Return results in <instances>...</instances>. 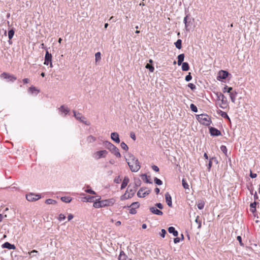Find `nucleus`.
Instances as JSON below:
<instances>
[{
	"label": "nucleus",
	"mask_w": 260,
	"mask_h": 260,
	"mask_svg": "<svg viewBox=\"0 0 260 260\" xmlns=\"http://www.w3.org/2000/svg\"><path fill=\"white\" fill-rule=\"evenodd\" d=\"M59 110L63 113H64L66 114H67L69 112V109L64 106H61Z\"/></svg>",
	"instance_id": "nucleus-32"
},
{
	"label": "nucleus",
	"mask_w": 260,
	"mask_h": 260,
	"mask_svg": "<svg viewBox=\"0 0 260 260\" xmlns=\"http://www.w3.org/2000/svg\"><path fill=\"white\" fill-rule=\"evenodd\" d=\"M237 240L239 242V243L241 246H243V243L242 242V238L241 236H238L237 237Z\"/></svg>",
	"instance_id": "nucleus-53"
},
{
	"label": "nucleus",
	"mask_w": 260,
	"mask_h": 260,
	"mask_svg": "<svg viewBox=\"0 0 260 260\" xmlns=\"http://www.w3.org/2000/svg\"><path fill=\"white\" fill-rule=\"evenodd\" d=\"M111 138L115 142L117 143H119L120 142V139L118 133L115 132L112 133L111 135Z\"/></svg>",
	"instance_id": "nucleus-19"
},
{
	"label": "nucleus",
	"mask_w": 260,
	"mask_h": 260,
	"mask_svg": "<svg viewBox=\"0 0 260 260\" xmlns=\"http://www.w3.org/2000/svg\"><path fill=\"white\" fill-rule=\"evenodd\" d=\"M104 201L106 207L112 206L116 202V200L114 198L105 199Z\"/></svg>",
	"instance_id": "nucleus-13"
},
{
	"label": "nucleus",
	"mask_w": 260,
	"mask_h": 260,
	"mask_svg": "<svg viewBox=\"0 0 260 260\" xmlns=\"http://www.w3.org/2000/svg\"><path fill=\"white\" fill-rule=\"evenodd\" d=\"M233 90L232 87H229L228 86H225L223 89V92H228V93H230V92H232V90Z\"/></svg>",
	"instance_id": "nucleus-37"
},
{
	"label": "nucleus",
	"mask_w": 260,
	"mask_h": 260,
	"mask_svg": "<svg viewBox=\"0 0 260 260\" xmlns=\"http://www.w3.org/2000/svg\"><path fill=\"white\" fill-rule=\"evenodd\" d=\"M188 86L191 89V90H194L196 88V86L193 83H189L188 84Z\"/></svg>",
	"instance_id": "nucleus-50"
},
{
	"label": "nucleus",
	"mask_w": 260,
	"mask_h": 260,
	"mask_svg": "<svg viewBox=\"0 0 260 260\" xmlns=\"http://www.w3.org/2000/svg\"><path fill=\"white\" fill-rule=\"evenodd\" d=\"M191 79L192 76H191L190 73H189L188 75L185 77V80L186 81H189L190 80H191Z\"/></svg>",
	"instance_id": "nucleus-51"
},
{
	"label": "nucleus",
	"mask_w": 260,
	"mask_h": 260,
	"mask_svg": "<svg viewBox=\"0 0 260 260\" xmlns=\"http://www.w3.org/2000/svg\"><path fill=\"white\" fill-rule=\"evenodd\" d=\"M28 91L30 92L31 94L35 93L36 94H37L39 92V90L37 89L34 86H31L28 88Z\"/></svg>",
	"instance_id": "nucleus-26"
},
{
	"label": "nucleus",
	"mask_w": 260,
	"mask_h": 260,
	"mask_svg": "<svg viewBox=\"0 0 260 260\" xmlns=\"http://www.w3.org/2000/svg\"><path fill=\"white\" fill-rule=\"evenodd\" d=\"M44 63L46 65L49 64L51 68L53 67L52 63V55L51 53H49L47 50L46 51Z\"/></svg>",
	"instance_id": "nucleus-7"
},
{
	"label": "nucleus",
	"mask_w": 260,
	"mask_h": 260,
	"mask_svg": "<svg viewBox=\"0 0 260 260\" xmlns=\"http://www.w3.org/2000/svg\"><path fill=\"white\" fill-rule=\"evenodd\" d=\"M224 99H226L225 96L222 93H220L218 95V100L220 101H221Z\"/></svg>",
	"instance_id": "nucleus-43"
},
{
	"label": "nucleus",
	"mask_w": 260,
	"mask_h": 260,
	"mask_svg": "<svg viewBox=\"0 0 260 260\" xmlns=\"http://www.w3.org/2000/svg\"><path fill=\"white\" fill-rule=\"evenodd\" d=\"M204 205H205V203L203 201L200 200V201H198V204H197V206L199 209H200V210L203 209L204 207Z\"/></svg>",
	"instance_id": "nucleus-30"
},
{
	"label": "nucleus",
	"mask_w": 260,
	"mask_h": 260,
	"mask_svg": "<svg viewBox=\"0 0 260 260\" xmlns=\"http://www.w3.org/2000/svg\"><path fill=\"white\" fill-rule=\"evenodd\" d=\"M73 217H74V216H73V215L72 214H70L68 215V220H69V221H70V220H71V219H73Z\"/></svg>",
	"instance_id": "nucleus-62"
},
{
	"label": "nucleus",
	"mask_w": 260,
	"mask_h": 260,
	"mask_svg": "<svg viewBox=\"0 0 260 260\" xmlns=\"http://www.w3.org/2000/svg\"><path fill=\"white\" fill-rule=\"evenodd\" d=\"M129 213L132 214H134L136 213V211L135 209L133 208H131L129 210Z\"/></svg>",
	"instance_id": "nucleus-59"
},
{
	"label": "nucleus",
	"mask_w": 260,
	"mask_h": 260,
	"mask_svg": "<svg viewBox=\"0 0 260 260\" xmlns=\"http://www.w3.org/2000/svg\"><path fill=\"white\" fill-rule=\"evenodd\" d=\"M149 190H145V189L140 188L138 191L137 196L140 198H144L149 193Z\"/></svg>",
	"instance_id": "nucleus-12"
},
{
	"label": "nucleus",
	"mask_w": 260,
	"mask_h": 260,
	"mask_svg": "<svg viewBox=\"0 0 260 260\" xmlns=\"http://www.w3.org/2000/svg\"><path fill=\"white\" fill-rule=\"evenodd\" d=\"M250 176L252 178H255L257 176V174L256 173H252L251 171H250Z\"/></svg>",
	"instance_id": "nucleus-56"
},
{
	"label": "nucleus",
	"mask_w": 260,
	"mask_h": 260,
	"mask_svg": "<svg viewBox=\"0 0 260 260\" xmlns=\"http://www.w3.org/2000/svg\"><path fill=\"white\" fill-rule=\"evenodd\" d=\"M120 145H121V148L123 149H124L125 150H128V147L127 145L124 142H122L121 143Z\"/></svg>",
	"instance_id": "nucleus-46"
},
{
	"label": "nucleus",
	"mask_w": 260,
	"mask_h": 260,
	"mask_svg": "<svg viewBox=\"0 0 260 260\" xmlns=\"http://www.w3.org/2000/svg\"><path fill=\"white\" fill-rule=\"evenodd\" d=\"M66 218V216L63 214H60L58 216V220L59 221H61L64 220Z\"/></svg>",
	"instance_id": "nucleus-49"
},
{
	"label": "nucleus",
	"mask_w": 260,
	"mask_h": 260,
	"mask_svg": "<svg viewBox=\"0 0 260 260\" xmlns=\"http://www.w3.org/2000/svg\"><path fill=\"white\" fill-rule=\"evenodd\" d=\"M129 181V178L127 177H124L121 185V189H124L127 185Z\"/></svg>",
	"instance_id": "nucleus-21"
},
{
	"label": "nucleus",
	"mask_w": 260,
	"mask_h": 260,
	"mask_svg": "<svg viewBox=\"0 0 260 260\" xmlns=\"http://www.w3.org/2000/svg\"><path fill=\"white\" fill-rule=\"evenodd\" d=\"M14 35V31L13 29H11L8 31V38L9 39H11Z\"/></svg>",
	"instance_id": "nucleus-40"
},
{
	"label": "nucleus",
	"mask_w": 260,
	"mask_h": 260,
	"mask_svg": "<svg viewBox=\"0 0 260 260\" xmlns=\"http://www.w3.org/2000/svg\"><path fill=\"white\" fill-rule=\"evenodd\" d=\"M126 160L132 172H136L140 169V163L138 159L133 155L128 154L126 157Z\"/></svg>",
	"instance_id": "nucleus-1"
},
{
	"label": "nucleus",
	"mask_w": 260,
	"mask_h": 260,
	"mask_svg": "<svg viewBox=\"0 0 260 260\" xmlns=\"http://www.w3.org/2000/svg\"><path fill=\"white\" fill-rule=\"evenodd\" d=\"M195 222L198 225V229H200L202 226V220L199 216L196 217Z\"/></svg>",
	"instance_id": "nucleus-27"
},
{
	"label": "nucleus",
	"mask_w": 260,
	"mask_h": 260,
	"mask_svg": "<svg viewBox=\"0 0 260 260\" xmlns=\"http://www.w3.org/2000/svg\"><path fill=\"white\" fill-rule=\"evenodd\" d=\"M180 242V238H174V242L175 243H179Z\"/></svg>",
	"instance_id": "nucleus-60"
},
{
	"label": "nucleus",
	"mask_w": 260,
	"mask_h": 260,
	"mask_svg": "<svg viewBox=\"0 0 260 260\" xmlns=\"http://www.w3.org/2000/svg\"><path fill=\"white\" fill-rule=\"evenodd\" d=\"M166 234V231L165 229H162L161 230V232L160 233L161 237L162 238H164Z\"/></svg>",
	"instance_id": "nucleus-52"
},
{
	"label": "nucleus",
	"mask_w": 260,
	"mask_h": 260,
	"mask_svg": "<svg viewBox=\"0 0 260 260\" xmlns=\"http://www.w3.org/2000/svg\"><path fill=\"white\" fill-rule=\"evenodd\" d=\"M38 251L36 250H32V251H31L30 252H28V254H31V253H38Z\"/></svg>",
	"instance_id": "nucleus-63"
},
{
	"label": "nucleus",
	"mask_w": 260,
	"mask_h": 260,
	"mask_svg": "<svg viewBox=\"0 0 260 260\" xmlns=\"http://www.w3.org/2000/svg\"><path fill=\"white\" fill-rule=\"evenodd\" d=\"M210 132L211 135L218 136L221 135V132L214 127H211L210 128Z\"/></svg>",
	"instance_id": "nucleus-17"
},
{
	"label": "nucleus",
	"mask_w": 260,
	"mask_h": 260,
	"mask_svg": "<svg viewBox=\"0 0 260 260\" xmlns=\"http://www.w3.org/2000/svg\"><path fill=\"white\" fill-rule=\"evenodd\" d=\"M145 68L146 69H149V70L150 71V72H154V67L152 66V65H150V64L149 63H147L146 64V66H145Z\"/></svg>",
	"instance_id": "nucleus-38"
},
{
	"label": "nucleus",
	"mask_w": 260,
	"mask_h": 260,
	"mask_svg": "<svg viewBox=\"0 0 260 260\" xmlns=\"http://www.w3.org/2000/svg\"><path fill=\"white\" fill-rule=\"evenodd\" d=\"M96 140L95 137L93 136L90 135L87 138V141L88 143H92L94 142Z\"/></svg>",
	"instance_id": "nucleus-34"
},
{
	"label": "nucleus",
	"mask_w": 260,
	"mask_h": 260,
	"mask_svg": "<svg viewBox=\"0 0 260 260\" xmlns=\"http://www.w3.org/2000/svg\"><path fill=\"white\" fill-rule=\"evenodd\" d=\"M197 119L200 123L205 125H209L211 122L210 117L207 114L198 115Z\"/></svg>",
	"instance_id": "nucleus-3"
},
{
	"label": "nucleus",
	"mask_w": 260,
	"mask_h": 260,
	"mask_svg": "<svg viewBox=\"0 0 260 260\" xmlns=\"http://www.w3.org/2000/svg\"><path fill=\"white\" fill-rule=\"evenodd\" d=\"M165 199H166V203H167V205L169 207H171L172 206V198H171V196H170V194L168 192H167L165 194Z\"/></svg>",
	"instance_id": "nucleus-16"
},
{
	"label": "nucleus",
	"mask_w": 260,
	"mask_h": 260,
	"mask_svg": "<svg viewBox=\"0 0 260 260\" xmlns=\"http://www.w3.org/2000/svg\"><path fill=\"white\" fill-rule=\"evenodd\" d=\"M101 197H99V198L96 199L93 204V207L95 208H104L106 207V205H105L104 201V200H101Z\"/></svg>",
	"instance_id": "nucleus-6"
},
{
	"label": "nucleus",
	"mask_w": 260,
	"mask_h": 260,
	"mask_svg": "<svg viewBox=\"0 0 260 260\" xmlns=\"http://www.w3.org/2000/svg\"><path fill=\"white\" fill-rule=\"evenodd\" d=\"M29 79L28 78H24L23 79L22 81L24 84H27L29 82Z\"/></svg>",
	"instance_id": "nucleus-61"
},
{
	"label": "nucleus",
	"mask_w": 260,
	"mask_h": 260,
	"mask_svg": "<svg viewBox=\"0 0 260 260\" xmlns=\"http://www.w3.org/2000/svg\"><path fill=\"white\" fill-rule=\"evenodd\" d=\"M228 75L229 73L227 71L221 70L218 73L217 79L218 80H220V79H225L228 77Z\"/></svg>",
	"instance_id": "nucleus-11"
},
{
	"label": "nucleus",
	"mask_w": 260,
	"mask_h": 260,
	"mask_svg": "<svg viewBox=\"0 0 260 260\" xmlns=\"http://www.w3.org/2000/svg\"><path fill=\"white\" fill-rule=\"evenodd\" d=\"M219 107L222 109H226L228 107V103L226 99L223 100V101H220V103L219 104Z\"/></svg>",
	"instance_id": "nucleus-20"
},
{
	"label": "nucleus",
	"mask_w": 260,
	"mask_h": 260,
	"mask_svg": "<svg viewBox=\"0 0 260 260\" xmlns=\"http://www.w3.org/2000/svg\"><path fill=\"white\" fill-rule=\"evenodd\" d=\"M26 199L30 202H33L37 201L41 198V196L40 194H35L32 193H30L26 196Z\"/></svg>",
	"instance_id": "nucleus-9"
},
{
	"label": "nucleus",
	"mask_w": 260,
	"mask_h": 260,
	"mask_svg": "<svg viewBox=\"0 0 260 260\" xmlns=\"http://www.w3.org/2000/svg\"><path fill=\"white\" fill-rule=\"evenodd\" d=\"M184 59V54H181L178 56V64L181 65Z\"/></svg>",
	"instance_id": "nucleus-28"
},
{
	"label": "nucleus",
	"mask_w": 260,
	"mask_h": 260,
	"mask_svg": "<svg viewBox=\"0 0 260 260\" xmlns=\"http://www.w3.org/2000/svg\"><path fill=\"white\" fill-rule=\"evenodd\" d=\"M45 203L47 204H55L56 203V202L55 200L49 199L46 200Z\"/></svg>",
	"instance_id": "nucleus-36"
},
{
	"label": "nucleus",
	"mask_w": 260,
	"mask_h": 260,
	"mask_svg": "<svg viewBox=\"0 0 260 260\" xmlns=\"http://www.w3.org/2000/svg\"><path fill=\"white\" fill-rule=\"evenodd\" d=\"M220 150L225 154L226 155L227 154V152H228V150H227V148H226V147L224 145H222L221 147H220Z\"/></svg>",
	"instance_id": "nucleus-42"
},
{
	"label": "nucleus",
	"mask_w": 260,
	"mask_h": 260,
	"mask_svg": "<svg viewBox=\"0 0 260 260\" xmlns=\"http://www.w3.org/2000/svg\"><path fill=\"white\" fill-rule=\"evenodd\" d=\"M237 94V93L236 91H232V92H230V96L231 100L233 103L235 102Z\"/></svg>",
	"instance_id": "nucleus-25"
},
{
	"label": "nucleus",
	"mask_w": 260,
	"mask_h": 260,
	"mask_svg": "<svg viewBox=\"0 0 260 260\" xmlns=\"http://www.w3.org/2000/svg\"><path fill=\"white\" fill-rule=\"evenodd\" d=\"M212 162L211 160L210 159V160H209V164H208V171H210V168H211V167H212Z\"/></svg>",
	"instance_id": "nucleus-57"
},
{
	"label": "nucleus",
	"mask_w": 260,
	"mask_h": 260,
	"mask_svg": "<svg viewBox=\"0 0 260 260\" xmlns=\"http://www.w3.org/2000/svg\"><path fill=\"white\" fill-rule=\"evenodd\" d=\"M168 232L170 233L173 234V235L175 237L178 236V232L176 230H175V228L173 226H170L168 228Z\"/></svg>",
	"instance_id": "nucleus-23"
},
{
	"label": "nucleus",
	"mask_w": 260,
	"mask_h": 260,
	"mask_svg": "<svg viewBox=\"0 0 260 260\" xmlns=\"http://www.w3.org/2000/svg\"><path fill=\"white\" fill-rule=\"evenodd\" d=\"M182 186L185 189H189V185L188 184V183L186 182L184 179H182Z\"/></svg>",
	"instance_id": "nucleus-39"
},
{
	"label": "nucleus",
	"mask_w": 260,
	"mask_h": 260,
	"mask_svg": "<svg viewBox=\"0 0 260 260\" xmlns=\"http://www.w3.org/2000/svg\"><path fill=\"white\" fill-rule=\"evenodd\" d=\"M155 206H156L157 207H158L159 209H163V205H162L161 203H156V204H155Z\"/></svg>",
	"instance_id": "nucleus-55"
},
{
	"label": "nucleus",
	"mask_w": 260,
	"mask_h": 260,
	"mask_svg": "<svg viewBox=\"0 0 260 260\" xmlns=\"http://www.w3.org/2000/svg\"><path fill=\"white\" fill-rule=\"evenodd\" d=\"M154 182L156 184H157L158 185H160L162 184V182L160 179H158L157 178H155Z\"/></svg>",
	"instance_id": "nucleus-47"
},
{
	"label": "nucleus",
	"mask_w": 260,
	"mask_h": 260,
	"mask_svg": "<svg viewBox=\"0 0 260 260\" xmlns=\"http://www.w3.org/2000/svg\"><path fill=\"white\" fill-rule=\"evenodd\" d=\"M181 43V40L180 39H178L177 41V42L175 43L176 47L179 49H180L182 47Z\"/></svg>",
	"instance_id": "nucleus-35"
},
{
	"label": "nucleus",
	"mask_w": 260,
	"mask_h": 260,
	"mask_svg": "<svg viewBox=\"0 0 260 260\" xmlns=\"http://www.w3.org/2000/svg\"><path fill=\"white\" fill-rule=\"evenodd\" d=\"M2 247L5 248H8L9 249H15L16 247L14 245L11 244L10 243L6 242L2 245Z\"/></svg>",
	"instance_id": "nucleus-18"
},
{
	"label": "nucleus",
	"mask_w": 260,
	"mask_h": 260,
	"mask_svg": "<svg viewBox=\"0 0 260 260\" xmlns=\"http://www.w3.org/2000/svg\"><path fill=\"white\" fill-rule=\"evenodd\" d=\"M85 191L86 192H87V193H90V194H96V192L94 190H92L91 189H85Z\"/></svg>",
	"instance_id": "nucleus-48"
},
{
	"label": "nucleus",
	"mask_w": 260,
	"mask_h": 260,
	"mask_svg": "<svg viewBox=\"0 0 260 260\" xmlns=\"http://www.w3.org/2000/svg\"><path fill=\"white\" fill-rule=\"evenodd\" d=\"M130 136H131V138L132 139H133L134 141L136 140V136L134 133H131L130 134Z\"/></svg>",
	"instance_id": "nucleus-58"
},
{
	"label": "nucleus",
	"mask_w": 260,
	"mask_h": 260,
	"mask_svg": "<svg viewBox=\"0 0 260 260\" xmlns=\"http://www.w3.org/2000/svg\"><path fill=\"white\" fill-rule=\"evenodd\" d=\"M217 113L218 114H219L223 118H227L229 120H230L229 117L228 116V114H226V112H223V111H221V110H217Z\"/></svg>",
	"instance_id": "nucleus-22"
},
{
	"label": "nucleus",
	"mask_w": 260,
	"mask_h": 260,
	"mask_svg": "<svg viewBox=\"0 0 260 260\" xmlns=\"http://www.w3.org/2000/svg\"><path fill=\"white\" fill-rule=\"evenodd\" d=\"M108 154V152L105 150H101L99 151H96L95 153L93 154V157L95 159H99L101 158H104L106 156L107 154Z\"/></svg>",
	"instance_id": "nucleus-5"
},
{
	"label": "nucleus",
	"mask_w": 260,
	"mask_h": 260,
	"mask_svg": "<svg viewBox=\"0 0 260 260\" xmlns=\"http://www.w3.org/2000/svg\"><path fill=\"white\" fill-rule=\"evenodd\" d=\"M74 115L75 117L78 120H80L81 122L86 124V125H89V123H87L85 120L86 118L82 116V115L80 113H76L75 111H73Z\"/></svg>",
	"instance_id": "nucleus-10"
},
{
	"label": "nucleus",
	"mask_w": 260,
	"mask_h": 260,
	"mask_svg": "<svg viewBox=\"0 0 260 260\" xmlns=\"http://www.w3.org/2000/svg\"><path fill=\"white\" fill-rule=\"evenodd\" d=\"M152 169L155 172H158L159 170L158 167L155 165L152 166Z\"/></svg>",
	"instance_id": "nucleus-54"
},
{
	"label": "nucleus",
	"mask_w": 260,
	"mask_h": 260,
	"mask_svg": "<svg viewBox=\"0 0 260 260\" xmlns=\"http://www.w3.org/2000/svg\"><path fill=\"white\" fill-rule=\"evenodd\" d=\"M139 206H140V204L138 202H134L130 206V207H134L135 209V208H138L139 207Z\"/></svg>",
	"instance_id": "nucleus-45"
},
{
	"label": "nucleus",
	"mask_w": 260,
	"mask_h": 260,
	"mask_svg": "<svg viewBox=\"0 0 260 260\" xmlns=\"http://www.w3.org/2000/svg\"><path fill=\"white\" fill-rule=\"evenodd\" d=\"M256 205L255 202L250 204V210L252 213H254L256 211Z\"/></svg>",
	"instance_id": "nucleus-31"
},
{
	"label": "nucleus",
	"mask_w": 260,
	"mask_h": 260,
	"mask_svg": "<svg viewBox=\"0 0 260 260\" xmlns=\"http://www.w3.org/2000/svg\"><path fill=\"white\" fill-rule=\"evenodd\" d=\"M182 64V70L184 71H187L189 70V67L187 62H183Z\"/></svg>",
	"instance_id": "nucleus-29"
},
{
	"label": "nucleus",
	"mask_w": 260,
	"mask_h": 260,
	"mask_svg": "<svg viewBox=\"0 0 260 260\" xmlns=\"http://www.w3.org/2000/svg\"><path fill=\"white\" fill-rule=\"evenodd\" d=\"M94 198V197L88 195L82 198L81 200L83 202H90V203L93 202L94 203V201H93Z\"/></svg>",
	"instance_id": "nucleus-14"
},
{
	"label": "nucleus",
	"mask_w": 260,
	"mask_h": 260,
	"mask_svg": "<svg viewBox=\"0 0 260 260\" xmlns=\"http://www.w3.org/2000/svg\"><path fill=\"white\" fill-rule=\"evenodd\" d=\"M61 200L63 202L68 203L72 201V198L70 197H62L61 198Z\"/></svg>",
	"instance_id": "nucleus-33"
},
{
	"label": "nucleus",
	"mask_w": 260,
	"mask_h": 260,
	"mask_svg": "<svg viewBox=\"0 0 260 260\" xmlns=\"http://www.w3.org/2000/svg\"><path fill=\"white\" fill-rule=\"evenodd\" d=\"M121 224V222L120 221H117L116 223H115V225L116 226H120V225Z\"/></svg>",
	"instance_id": "nucleus-64"
},
{
	"label": "nucleus",
	"mask_w": 260,
	"mask_h": 260,
	"mask_svg": "<svg viewBox=\"0 0 260 260\" xmlns=\"http://www.w3.org/2000/svg\"><path fill=\"white\" fill-rule=\"evenodd\" d=\"M108 148L116 157H121V155L119 151V149L112 143H108Z\"/></svg>",
	"instance_id": "nucleus-4"
},
{
	"label": "nucleus",
	"mask_w": 260,
	"mask_h": 260,
	"mask_svg": "<svg viewBox=\"0 0 260 260\" xmlns=\"http://www.w3.org/2000/svg\"><path fill=\"white\" fill-rule=\"evenodd\" d=\"M190 107L191 110L192 111H193V112H197L198 111V108H197V107H196V105H194V104H191L190 105Z\"/></svg>",
	"instance_id": "nucleus-44"
},
{
	"label": "nucleus",
	"mask_w": 260,
	"mask_h": 260,
	"mask_svg": "<svg viewBox=\"0 0 260 260\" xmlns=\"http://www.w3.org/2000/svg\"><path fill=\"white\" fill-rule=\"evenodd\" d=\"M1 77L7 79L8 81H10L12 82H13L17 79V78L14 75H11L6 72L2 73L1 75Z\"/></svg>",
	"instance_id": "nucleus-8"
},
{
	"label": "nucleus",
	"mask_w": 260,
	"mask_h": 260,
	"mask_svg": "<svg viewBox=\"0 0 260 260\" xmlns=\"http://www.w3.org/2000/svg\"><path fill=\"white\" fill-rule=\"evenodd\" d=\"M127 258V255L125 254L123 251H121L118 256L119 260H126Z\"/></svg>",
	"instance_id": "nucleus-24"
},
{
	"label": "nucleus",
	"mask_w": 260,
	"mask_h": 260,
	"mask_svg": "<svg viewBox=\"0 0 260 260\" xmlns=\"http://www.w3.org/2000/svg\"><path fill=\"white\" fill-rule=\"evenodd\" d=\"M136 190V186H134L132 187L131 185H129L125 193L120 197V200L123 201L132 198L134 196Z\"/></svg>",
	"instance_id": "nucleus-2"
},
{
	"label": "nucleus",
	"mask_w": 260,
	"mask_h": 260,
	"mask_svg": "<svg viewBox=\"0 0 260 260\" xmlns=\"http://www.w3.org/2000/svg\"><path fill=\"white\" fill-rule=\"evenodd\" d=\"M150 211L154 214L158 215H162L163 214L162 212L157 209L155 207H150Z\"/></svg>",
	"instance_id": "nucleus-15"
},
{
	"label": "nucleus",
	"mask_w": 260,
	"mask_h": 260,
	"mask_svg": "<svg viewBox=\"0 0 260 260\" xmlns=\"http://www.w3.org/2000/svg\"><path fill=\"white\" fill-rule=\"evenodd\" d=\"M95 61L96 62L101 60V53L100 52H96L95 54Z\"/></svg>",
	"instance_id": "nucleus-41"
}]
</instances>
